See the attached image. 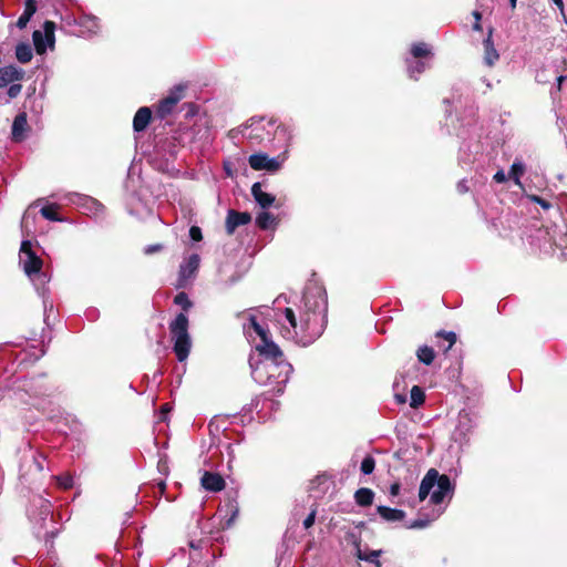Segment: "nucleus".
<instances>
[{"label":"nucleus","mask_w":567,"mask_h":567,"mask_svg":"<svg viewBox=\"0 0 567 567\" xmlns=\"http://www.w3.org/2000/svg\"><path fill=\"white\" fill-rule=\"evenodd\" d=\"M328 299L326 289L319 285L306 287L301 305L286 308L277 313L281 336L307 347L312 344L327 326Z\"/></svg>","instance_id":"nucleus-1"},{"label":"nucleus","mask_w":567,"mask_h":567,"mask_svg":"<svg viewBox=\"0 0 567 567\" xmlns=\"http://www.w3.org/2000/svg\"><path fill=\"white\" fill-rule=\"evenodd\" d=\"M251 329L260 338V342L255 346L260 359L249 360L251 377L259 384L272 385V392L279 395L289 380L292 365L286 360L278 344L270 339L269 331L257 322L255 316H250L244 324L245 333L250 334Z\"/></svg>","instance_id":"nucleus-2"},{"label":"nucleus","mask_w":567,"mask_h":567,"mask_svg":"<svg viewBox=\"0 0 567 567\" xmlns=\"http://www.w3.org/2000/svg\"><path fill=\"white\" fill-rule=\"evenodd\" d=\"M430 493V502L434 505H439L446 496L452 497L454 485L447 475H441L435 468H431L421 481L419 488L420 501H424Z\"/></svg>","instance_id":"nucleus-3"},{"label":"nucleus","mask_w":567,"mask_h":567,"mask_svg":"<svg viewBox=\"0 0 567 567\" xmlns=\"http://www.w3.org/2000/svg\"><path fill=\"white\" fill-rule=\"evenodd\" d=\"M188 317L181 312L169 323V332L173 341V350L179 362L185 361L190 352L192 339L188 332Z\"/></svg>","instance_id":"nucleus-4"},{"label":"nucleus","mask_w":567,"mask_h":567,"mask_svg":"<svg viewBox=\"0 0 567 567\" xmlns=\"http://www.w3.org/2000/svg\"><path fill=\"white\" fill-rule=\"evenodd\" d=\"M20 265L25 275L35 284L39 281L42 286L47 282L45 274L41 272L42 259L38 257L31 247L30 240H23L20 247Z\"/></svg>","instance_id":"nucleus-5"},{"label":"nucleus","mask_w":567,"mask_h":567,"mask_svg":"<svg viewBox=\"0 0 567 567\" xmlns=\"http://www.w3.org/2000/svg\"><path fill=\"white\" fill-rule=\"evenodd\" d=\"M55 24L52 21H45L43 23V30H35L32 34L35 52L38 54H44L47 49H53L55 43Z\"/></svg>","instance_id":"nucleus-6"},{"label":"nucleus","mask_w":567,"mask_h":567,"mask_svg":"<svg viewBox=\"0 0 567 567\" xmlns=\"http://www.w3.org/2000/svg\"><path fill=\"white\" fill-rule=\"evenodd\" d=\"M286 154L278 157H269L266 153L252 154L248 158L250 167L255 171L278 172L286 161Z\"/></svg>","instance_id":"nucleus-7"},{"label":"nucleus","mask_w":567,"mask_h":567,"mask_svg":"<svg viewBox=\"0 0 567 567\" xmlns=\"http://www.w3.org/2000/svg\"><path fill=\"white\" fill-rule=\"evenodd\" d=\"M200 257L198 254H192L179 266L178 286H186L187 281L193 279L199 268Z\"/></svg>","instance_id":"nucleus-8"},{"label":"nucleus","mask_w":567,"mask_h":567,"mask_svg":"<svg viewBox=\"0 0 567 567\" xmlns=\"http://www.w3.org/2000/svg\"><path fill=\"white\" fill-rule=\"evenodd\" d=\"M74 25L79 29L73 30V32L84 38H91L97 34L101 28L99 19L94 16H81L79 19H74Z\"/></svg>","instance_id":"nucleus-9"},{"label":"nucleus","mask_w":567,"mask_h":567,"mask_svg":"<svg viewBox=\"0 0 567 567\" xmlns=\"http://www.w3.org/2000/svg\"><path fill=\"white\" fill-rule=\"evenodd\" d=\"M183 93L184 86L177 85L169 92V94L165 99H163L159 102L157 113L162 118L172 113L176 104L183 99Z\"/></svg>","instance_id":"nucleus-10"},{"label":"nucleus","mask_w":567,"mask_h":567,"mask_svg":"<svg viewBox=\"0 0 567 567\" xmlns=\"http://www.w3.org/2000/svg\"><path fill=\"white\" fill-rule=\"evenodd\" d=\"M475 427V422L467 412L460 413L457 425L453 432L456 442H466L468 434Z\"/></svg>","instance_id":"nucleus-11"},{"label":"nucleus","mask_w":567,"mask_h":567,"mask_svg":"<svg viewBox=\"0 0 567 567\" xmlns=\"http://www.w3.org/2000/svg\"><path fill=\"white\" fill-rule=\"evenodd\" d=\"M251 215L247 212H236L229 209L226 218V230L229 235L234 234L236 228L249 224Z\"/></svg>","instance_id":"nucleus-12"},{"label":"nucleus","mask_w":567,"mask_h":567,"mask_svg":"<svg viewBox=\"0 0 567 567\" xmlns=\"http://www.w3.org/2000/svg\"><path fill=\"white\" fill-rule=\"evenodd\" d=\"M23 75L24 71L14 65H7L0 68V89L4 87L6 85L14 81L22 80Z\"/></svg>","instance_id":"nucleus-13"},{"label":"nucleus","mask_w":567,"mask_h":567,"mask_svg":"<svg viewBox=\"0 0 567 567\" xmlns=\"http://www.w3.org/2000/svg\"><path fill=\"white\" fill-rule=\"evenodd\" d=\"M202 486L209 492H220L225 488L224 478L212 472H205L200 478Z\"/></svg>","instance_id":"nucleus-14"},{"label":"nucleus","mask_w":567,"mask_h":567,"mask_svg":"<svg viewBox=\"0 0 567 567\" xmlns=\"http://www.w3.org/2000/svg\"><path fill=\"white\" fill-rule=\"evenodd\" d=\"M251 195L254 196L256 203L261 208H268L275 202V196L269 193L264 192L260 183H255L251 186Z\"/></svg>","instance_id":"nucleus-15"},{"label":"nucleus","mask_w":567,"mask_h":567,"mask_svg":"<svg viewBox=\"0 0 567 567\" xmlns=\"http://www.w3.org/2000/svg\"><path fill=\"white\" fill-rule=\"evenodd\" d=\"M484 47V63L488 66H493L499 59V54L494 47L492 40V30H489L487 38L483 41Z\"/></svg>","instance_id":"nucleus-16"},{"label":"nucleus","mask_w":567,"mask_h":567,"mask_svg":"<svg viewBox=\"0 0 567 567\" xmlns=\"http://www.w3.org/2000/svg\"><path fill=\"white\" fill-rule=\"evenodd\" d=\"M406 68L409 76L413 80H417L420 74L430 68V60L406 59Z\"/></svg>","instance_id":"nucleus-17"},{"label":"nucleus","mask_w":567,"mask_h":567,"mask_svg":"<svg viewBox=\"0 0 567 567\" xmlns=\"http://www.w3.org/2000/svg\"><path fill=\"white\" fill-rule=\"evenodd\" d=\"M152 118V111L147 106H143L137 110L133 118V128L135 132L144 131Z\"/></svg>","instance_id":"nucleus-18"},{"label":"nucleus","mask_w":567,"mask_h":567,"mask_svg":"<svg viewBox=\"0 0 567 567\" xmlns=\"http://www.w3.org/2000/svg\"><path fill=\"white\" fill-rule=\"evenodd\" d=\"M526 166L525 164L516 158L514 163L512 164L509 172H508V178L514 182V184L519 187L525 193V187L522 183V177L525 174Z\"/></svg>","instance_id":"nucleus-19"},{"label":"nucleus","mask_w":567,"mask_h":567,"mask_svg":"<svg viewBox=\"0 0 567 567\" xmlns=\"http://www.w3.org/2000/svg\"><path fill=\"white\" fill-rule=\"evenodd\" d=\"M35 11H37L35 0H25L24 11L19 17V19L17 21V27L19 29H24L27 27V24L29 23V21L31 20L32 16L35 13Z\"/></svg>","instance_id":"nucleus-20"},{"label":"nucleus","mask_w":567,"mask_h":567,"mask_svg":"<svg viewBox=\"0 0 567 567\" xmlns=\"http://www.w3.org/2000/svg\"><path fill=\"white\" fill-rule=\"evenodd\" d=\"M378 513L386 522H401L405 517L403 511L388 506H379Z\"/></svg>","instance_id":"nucleus-21"},{"label":"nucleus","mask_w":567,"mask_h":567,"mask_svg":"<svg viewBox=\"0 0 567 567\" xmlns=\"http://www.w3.org/2000/svg\"><path fill=\"white\" fill-rule=\"evenodd\" d=\"M27 125V115L24 113L18 114L12 123V137L17 141H21Z\"/></svg>","instance_id":"nucleus-22"},{"label":"nucleus","mask_w":567,"mask_h":567,"mask_svg":"<svg viewBox=\"0 0 567 567\" xmlns=\"http://www.w3.org/2000/svg\"><path fill=\"white\" fill-rule=\"evenodd\" d=\"M411 59L431 60L433 54L430 47L424 42L414 43L411 47Z\"/></svg>","instance_id":"nucleus-23"},{"label":"nucleus","mask_w":567,"mask_h":567,"mask_svg":"<svg viewBox=\"0 0 567 567\" xmlns=\"http://www.w3.org/2000/svg\"><path fill=\"white\" fill-rule=\"evenodd\" d=\"M16 58L20 63H28L33 58L32 48L29 43L21 42L16 47Z\"/></svg>","instance_id":"nucleus-24"},{"label":"nucleus","mask_w":567,"mask_h":567,"mask_svg":"<svg viewBox=\"0 0 567 567\" xmlns=\"http://www.w3.org/2000/svg\"><path fill=\"white\" fill-rule=\"evenodd\" d=\"M374 498V493L370 488H359L354 494V499L360 506H369L372 504Z\"/></svg>","instance_id":"nucleus-25"},{"label":"nucleus","mask_w":567,"mask_h":567,"mask_svg":"<svg viewBox=\"0 0 567 567\" xmlns=\"http://www.w3.org/2000/svg\"><path fill=\"white\" fill-rule=\"evenodd\" d=\"M81 199L83 200V204H82L83 207H85L93 215L99 216V215L103 214L104 206L96 199H94L92 197H87V196L82 197Z\"/></svg>","instance_id":"nucleus-26"},{"label":"nucleus","mask_w":567,"mask_h":567,"mask_svg":"<svg viewBox=\"0 0 567 567\" xmlns=\"http://www.w3.org/2000/svg\"><path fill=\"white\" fill-rule=\"evenodd\" d=\"M275 224H276L275 216L268 212H262V213L258 214V216L256 217V225L260 229H264V230L269 229Z\"/></svg>","instance_id":"nucleus-27"},{"label":"nucleus","mask_w":567,"mask_h":567,"mask_svg":"<svg viewBox=\"0 0 567 567\" xmlns=\"http://www.w3.org/2000/svg\"><path fill=\"white\" fill-rule=\"evenodd\" d=\"M416 355L419 361L426 365H430L435 358L434 350L427 346L420 347L416 351Z\"/></svg>","instance_id":"nucleus-28"},{"label":"nucleus","mask_w":567,"mask_h":567,"mask_svg":"<svg viewBox=\"0 0 567 567\" xmlns=\"http://www.w3.org/2000/svg\"><path fill=\"white\" fill-rule=\"evenodd\" d=\"M381 550H371L368 553H363L361 549H358L357 556L360 560H364L374 565V567H380V557Z\"/></svg>","instance_id":"nucleus-29"},{"label":"nucleus","mask_w":567,"mask_h":567,"mask_svg":"<svg viewBox=\"0 0 567 567\" xmlns=\"http://www.w3.org/2000/svg\"><path fill=\"white\" fill-rule=\"evenodd\" d=\"M424 400H425L424 391L420 386L414 385L411 389V393H410L411 408L415 409V408L420 406L421 404H423Z\"/></svg>","instance_id":"nucleus-30"},{"label":"nucleus","mask_w":567,"mask_h":567,"mask_svg":"<svg viewBox=\"0 0 567 567\" xmlns=\"http://www.w3.org/2000/svg\"><path fill=\"white\" fill-rule=\"evenodd\" d=\"M34 502L38 504L40 508L39 520L45 522L52 513L51 504L48 501L42 499L41 497L34 499Z\"/></svg>","instance_id":"nucleus-31"},{"label":"nucleus","mask_w":567,"mask_h":567,"mask_svg":"<svg viewBox=\"0 0 567 567\" xmlns=\"http://www.w3.org/2000/svg\"><path fill=\"white\" fill-rule=\"evenodd\" d=\"M441 511L433 514L432 518H417L409 523L408 528L417 529V528H424L426 527L432 520L437 518L441 515Z\"/></svg>","instance_id":"nucleus-32"},{"label":"nucleus","mask_w":567,"mask_h":567,"mask_svg":"<svg viewBox=\"0 0 567 567\" xmlns=\"http://www.w3.org/2000/svg\"><path fill=\"white\" fill-rule=\"evenodd\" d=\"M436 337L437 338H443L444 341H446V346H443L444 351H449L454 346V343L456 342V334L454 332H452V331H450V332L439 331L436 333Z\"/></svg>","instance_id":"nucleus-33"},{"label":"nucleus","mask_w":567,"mask_h":567,"mask_svg":"<svg viewBox=\"0 0 567 567\" xmlns=\"http://www.w3.org/2000/svg\"><path fill=\"white\" fill-rule=\"evenodd\" d=\"M34 219H35V215L32 214L30 212V209H28L22 216V220H21L22 230L29 234L31 231V226L34 223Z\"/></svg>","instance_id":"nucleus-34"},{"label":"nucleus","mask_w":567,"mask_h":567,"mask_svg":"<svg viewBox=\"0 0 567 567\" xmlns=\"http://www.w3.org/2000/svg\"><path fill=\"white\" fill-rule=\"evenodd\" d=\"M374 467H375L374 458L372 456L368 455L362 460L360 470L364 475H369L374 471Z\"/></svg>","instance_id":"nucleus-35"},{"label":"nucleus","mask_w":567,"mask_h":567,"mask_svg":"<svg viewBox=\"0 0 567 567\" xmlns=\"http://www.w3.org/2000/svg\"><path fill=\"white\" fill-rule=\"evenodd\" d=\"M174 302L177 306H181L185 311H187L192 307V301L189 300L186 292L177 293L174 298Z\"/></svg>","instance_id":"nucleus-36"},{"label":"nucleus","mask_w":567,"mask_h":567,"mask_svg":"<svg viewBox=\"0 0 567 567\" xmlns=\"http://www.w3.org/2000/svg\"><path fill=\"white\" fill-rule=\"evenodd\" d=\"M41 215L51 221H60L61 218L58 216V214L54 210V206H44L40 210Z\"/></svg>","instance_id":"nucleus-37"},{"label":"nucleus","mask_w":567,"mask_h":567,"mask_svg":"<svg viewBox=\"0 0 567 567\" xmlns=\"http://www.w3.org/2000/svg\"><path fill=\"white\" fill-rule=\"evenodd\" d=\"M526 197L533 202V203H536L538 205H540L545 210H548L551 208V203L544 199L543 197L538 196V195H526Z\"/></svg>","instance_id":"nucleus-38"},{"label":"nucleus","mask_w":567,"mask_h":567,"mask_svg":"<svg viewBox=\"0 0 567 567\" xmlns=\"http://www.w3.org/2000/svg\"><path fill=\"white\" fill-rule=\"evenodd\" d=\"M58 484L63 489H69L73 486V478L70 475H60L55 477Z\"/></svg>","instance_id":"nucleus-39"},{"label":"nucleus","mask_w":567,"mask_h":567,"mask_svg":"<svg viewBox=\"0 0 567 567\" xmlns=\"http://www.w3.org/2000/svg\"><path fill=\"white\" fill-rule=\"evenodd\" d=\"M258 124H259V122H257V121H255L254 118H251V120H250V124H249V125H247V126H245V130H244L243 134H244L245 136H247L248 138H255V137H258V135H257V134H256V135H254V134H252V132H254L255 130H257V127H255V125H258Z\"/></svg>","instance_id":"nucleus-40"},{"label":"nucleus","mask_w":567,"mask_h":567,"mask_svg":"<svg viewBox=\"0 0 567 567\" xmlns=\"http://www.w3.org/2000/svg\"><path fill=\"white\" fill-rule=\"evenodd\" d=\"M189 237L194 241H200L203 239L202 229L198 226H192Z\"/></svg>","instance_id":"nucleus-41"},{"label":"nucleus","mask_w":567,"mask_h":567,"mask_svg":"<svg viewBox=\"0 0 567 567\" xmlns=\"http://www.w3.org/2000/svg\"><path fill=\"white\" fill-rule=\"evenodd\" d=\"M230 517L228 518V520L226 522V526L227 527H230L231 524L235 522V519L237 518L238 514H239V508L236 504H230Z\"/></svg>","instance_id":"nucleus-42"},{"label":"nucleus","mask_w":567,"mask_h":567,"mask_svg":"<svg viewBox=\"0 0 567 567\" xmlns=\"http://www.w3.org/2000/svg\"><path fill=\"white\" fill-rule=\"evenodd\" d=\"M493 179L498 183V184H502V183H505L508 178V175L505 174V172L503 169H499L497 171L494 176H493Z\"/></svg>","instance_id":"nucleus-43"},{"label":"nucleus","mask_w":567,"mask_h":567,"mask_svg":"<svg viewBox=\"0 0 567 567\" xmlns=\"http://www.w3.org/2000/svg\"><path fill=\"white\" fill-rule=\"evenodd\" d=\"M162 249H163V246L161 244L148 245L144 248V254L151 255V254L161 251Z\"/></svg>","instance_id":"nucleus-44"},{"label":"nucleus","mask_w":567,"mask_h":567,"mask_svg":"<svg viewBox=\"0 0 567 567\" xmlns=\"http://www.w3.org/2000/svg\"><path fill=\"white\" fill-rule=\"evenodd\" d=\"M316 519V511H312L303 520V527L306 529L310 528L315 524Z\"/></svg>","instance_id":"nucleus-45"},{"label":"nucleus","mask_w":567,"mask_h":567,"mask_svg":"<svg viewBox=\"0 0 567 567\" xmlns=\"http://www.w3.org/2000/svg\"><path fill=\"white\" fill-rule=\"evenodd\" d=\"M21 85L20 84H12L10 85L9 90H8V95L10 97H16L18 96V94L21 92Z\"/></svg>","instance_id":"nucleus-46"},{"label":"nucleus","mask_w":567,"mask_h":567,"mask_svg":"<svg viewBox=\"0 0 567 567\" xmlns=\"http://www.w3.org/2000/svg\"><path fill=\"white\" fill-rule=\"evenodd\" d=\"M45 460V457L41 454H39L38 456H34V464L38 468V471H42L43 470V461Z\"/></svg>","instance_id":"nucleus-47"},{"label":"nucleus","mask_w":567,"mask_h":567,"mask_svg":"<svg viewBox=\"0 0 567 567\" xmlns=\"http://www.w3.org/2000/svg\"><path fill=\"white\" fill-rule=\"evenodd\" d=\"M457 192L461 194H464L468 190L467 182L465 179H462L456 185Z\"/></svg>","instance_id":"nucleus-48"},{"label":"nucleus","mask_w":567,"mask_h":567,"mask_svg":"<svg viewBox=\"0 0 567 567\" xmlns=\"http://www.w3.org/2000/svg\"><path fill=\"white\" fill-rule=\"evenodd\" d=\"M551 2L560 10V13L564 17V19H566V16L564 12V1L563 0H551Z\"/></svg>","instance_id":"nucleus-49"},{"label":"nucleus","mask_w":567,"mask_h":567,"mask_svg":"<svg viewBox=\"0 0 567 567\" xmlns=\"http://www.w3.org/2000/svg\"><path fill=\"white\" fill-rule=\"evenodd\" d=\"M399 493H400V484H398V483L392 484L390 487V494L392 496H398Z\"/></svg>","instance_id":"nucleus-50"},{"label":"nucleus","mask_w":567,"mask_h":567,"mask_svg":"<svg viewBox=\"0 0 567 567\" xmlns=\"http://www.w3.org/2000/svg\"><path fill=\"white\" fill-rule=\"evenodd\" d=\"M565 80H566V76H564V75H560L557 78V86H556L557 92H559L561 90V84Z\"/></svg>","instance_id":"nucleus-51"},{"label":"nucleus","mask_w":567,"mask_h":567,"mask_svg":"<svg viewBox=\"0 0 567 567\" xmlns=\"http://www.w3.org/2000/svg\"><path fill=\"white\" fill-rule=\"evenodd\" d=\"M474 17H475V19H476V23H475V25H474V29L478 30V29L481 28V25H480V23H478V21H480V19H481V13H480V12H477V11H475V12H474Z\"/></svg>","instance_id":"nucleus-52"},{"label":"nucleus","mask_w":567,"mask_h":567,"mask_svg":"<svg viewBox=\"0 0 567 567\" xmlns=\"http://www.w3.org/2000/svg\"><path fill=\"white\" fill-rule=\"evenodd\" d=\"M512 9L516 8L517 0H508Z\"/></svg>","instance_id":"nucleus-53"},{"label":"nucleus","mask_w":567,"mask_h":567,"mask_svg":"<svg viewBox=\"0 0 567 567\" xmlns=\"http://www.w3.org/2000/svg\"><path fill=\"white\" fill-rule=\"evenodd\" d=\"M396 399L401 403L405 402V399L403 396H401V395H396Z\"/></svg>","instance_id":"nucleus-54"},{"label":"nucleus","mask_w":567,"mask_h":567,"mask_svg":"<svg viewBox=\"0 0 567 567\" xmlns=\"http://www.w3.org/2000/svg\"><path fill=\"white\" fill-rule=\"evenodd\" d=\"M29 516H30V518L32 519V518H33V513H32V512H29Z\"/></svg>","instance_id":"nucleus-55"}]
</instances>
